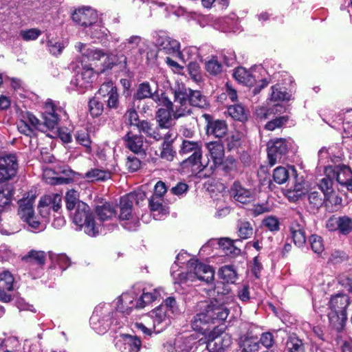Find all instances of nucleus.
<instances>
[{
    "label": "nucleus",
    "mask_w": 352,
    "mask_h": 352,
    "mask_svg": "<svg viewBox=\"0 0 352 352\" xmlns=\"http://www.w3.org/2000/svg\"><path fill=\"white\" fill-rule=\"evenodd\" d=\"M230 296H221L218 298L211 300L210 303H204L203 311L197 314L192 321L193 330H205L201 324H217L226 320L229 314L228 305L231 300Z\"/></svg>",
    "instance_id": "nucleus-1"
},
{
    "label": "nucleus",
    "mask_w": 352,
    "mask_h": 352,
    "mask_svg": "<svg viewBox=\"0 0 352 352\" xmlns=\"http://www.w3.org/2000/svg\"><path fill=\"white\" fill-rule=\"evenodd\" d=\"M350 303L349 297L344 294L332 296L329 302L328 317L331 328L342 330L346 322V308Z\"/></svg>",
    "instance_id": "nucleus-2"
},
{
    "label": "nucleus",
    "mask_w": 352,
    "mask_h": 352,
    "mask_svg": "<svg viewBox=\"0 0 352 352\" xmlns=\"http://www.w3.org/2000/svg\"><path fill=\"white\" fill-rule=\"evenodd\" d=\"M181 153L192 155L183 161L184 168H190L192 172H201L208 166V160H201V144L199 142L184 140L181 146Z\"/></svg>",
    "instance_id": "nucleus-3"
},
{
    "label": "nucleus",
    "mask_w": 352,
    "mask_h": 352,
    "mask_svg": "<svg viewBox=\"0 0 352 352\" xmlns=\"http://www.w3.org/2000/svg\"><path fill=\"white\" fill-rule=\"evenodd\" d=\"M73 222L89 236H95L100 232V226L96 223L89 206L84 202L78 203L73 217Z\"/></svg>",
    "instance_id": "nucleus-4"
},
{
    "label": "nucleus",
    "mask_w": 352,
    "mask_h": 352,
    "mask_svg": "<svg viewBox=\"0 0 352 352\" xmlns=\"http://www.w3.org/2000/svg\"><path fill=\"white\" fill-rule=\"evenodd\" d=\"M160 106H164L169 109L174 119L188 116L191 113V105L188 100L187 91L180 89L175 91L174 102H171L165 94H162Z\"/></svg>",
    "instance_id": "nucleus-5"
},
{
    "label": "nucleus",
    "mask_w": 352,
    "mask_h": 352,
    "mask_svg": "<svg viewBox=\"0 0 352 352\" xmlns=\"http://www.w3.org/2000/svg\"><path fill=\"white\" fill-rule=\"evenodd\" d=\"M109 312V309L106 305H99L94 309L92 316L90 318V323L93 329L102 328L118 330L123 328L120 322L116 319H113L106 314Z\"/></svg>",
    "instance_id": "nucleus-6"
},
{
    "label": "nucleus",
    "mask_w": 352,
    "mask_h": 352,
    "mask_svg": "<svg viewBox=\"0 0 352 352\" xmlns=\"http://www.w3.org/2000/svg\"><path fill=\"white\" fill-rule=\"evenodd\" d=\"M199 337L204 336L209 352H223L232 343L230 336L226 331H199Z\"/></svg>",
    "instance_id": "nucleus-7"
},
{
    "label": "nucleus",
    "mask_w": 352,
    "mask_h": 352,
    "mask_svg": "<svg viewBox=\"0 0 352 352\" xmlns=\"http://www.w3.org/2000/svg\"><path fill=\"white\" fill-rule=\"evenodd\" d=\"M190 270L189 276L186 278L190 280H199L206 283H210L214 279V271L209 265L199 263L196 260H190L188 263Z\"/></svg>",
    "instance_id": "nucleus-8"
},
{
    "label": "nucleus",
    "mask_w": 352,
    "mask_h": 352,
    "mask_svg": "<svg viewBox=\"0 0 352 352\" xmlns=\"http://www.w3.org/2000/svg\"><path fill=\"white\" fill-rule=\"evenodd\" d=\"M324 174L332 177L339 184L352 192V171L346 166H327Z\"/></svg>",
    "instance_id": "nucleus-9"
},
{
    "label": "nucleus",
    "mask_w": 352,
    "mask_h": 352,
    "mask_svg": "<svg viewBox=\"0 0 352 352\" xmlns=\"http://www.w3.org/2000/svg\"><path fill=\"white\" fill-rule=\"evenodd\" d=\"M41 124L39 120L29 111H22L17 122L19 131L27 136H31L35 129H38Z\"/></svg>",
    "instance_id": "nucleus-10"
},
{
    "label": "nucleus",
    "mask_w": 352,
    "mask_h": 352,
    "mask_svg": "<svg viewBox=\"0 0 352 352\" xmlns=\"http://www.w3.org/2000/svg\"><path fill=\"white\" fill-rule=\"evenodd\" d=\"M288 149L285 139L277 138L270 140L267 143V155L269 163L274 166L279 162L282 157L287 153Z\"/></svg>",
    "instance_id": "nucleus-11"
},
{
    "label": "nucleus",
    "mask_w": 352,
    "mask_h": 352,
    "mask_svg": "<svg viewBox=\"0 0 352 352\" xmlns=\"http://www.w3.org/2000/svg\"><path fill=\"white\" fill-rule=\"evenodd\" d=\"M18 164L14 155H6L0 157V181H6L15 176Z\"/></svg>",
    "instance_id": "nucleus-12"
},
{
    "label": "nucleus",
    "mask_w": 352,
    "mask_h": 352,
    "mask_svg": "<svg viewBox=\"0 0 352 352\" xmlns=\"http://www.w3.org/2000/svg\"><path fill=\"white\" fill-rule=\"evenodd\" d=\"M133 204H130L127 199L122 197L120 199V214L119 219L121 221H126L122 226L128 230H135L139 226V221L132 217Z\"/></svg>",
    "instance_id": "nucleus-13"
},
{
    "label": "nucleus",
    "mask_w": 352,
    "mask_h": 352,
    "mask_svg": "<svg viewBox=\"0 0 352 352\" xmlns=\"http://www.w3.org/2000/svg\"><path fill=\"white\" fill-rule=\"evenodd\" d=\"M116 345L122 352H138L142 342L135 335L122 333L118 338Z\"/></svg>",
    "instance_id": "nucleus-14"
},
{
    "label": "nucleus",
    "mask_w": 352,
    "mask_h": 352,
    "mask_svg": "<svg viewBox=\"0 0 352 352\" xmlns=\"http://www.w3.org/2000/svg\"><path fill=\"white\" fill-rule=\"evenodd\" d=\"M72 20L85 28V30L98 20L97 12L90 8H84L75 10L72 14Z\"/></svg>",
    "instance_id": "nucleus-15"
},
{
    "label": "nucleus",
    "mask_w": 352,
    "mask_h": 352,
    "mask_svg": "<svg viewBox=\"0 0 352 352\" xmlns=\"http://www.w3.org/2000/svg\"><path fill=\"white\" fill-rule=\"evenodd\" d=\"M206 148L209 155L212 160V164L208 163L207 168L213 171L217 166L222 164L224 159V147L219 142H210L207 143Z\"/></svg>",
    "instance_id": "nucleus-16"
},
{
    "label": "nucleus",
    "mask_w": 352,
    "mask_h": 352,
    "mask_svg": "<svg viewBox=\"0 0 352 352\" xmlns=\"http://www.w3.org/2000/svg\"><path fill=\"white\" fill-rule=\"evenodd\" d=\"M157 42L160 51L179 59H183L179 50L180 45L177 41L168 36H162L158 38Z\"/></svg>",
    "instance_id": "nucleus-17"
},
{
    "label": "nucleus",
    "mask_w": 352,
    "mask_h": 352,
    "mask_svg": "<svg viewBox=\"0 0 352 352\" xmlns=\"http://www.w3.org/2000/svg\"><path fill=\"white\" fill-rule=\"evenodd\" d=\"M42 113L45 125L48 129H54L56 126L59 118L57 113V108L52 100L48 99L46 100Z\"/></svg>",
    "instance_id": "nucleus-18"
},
{
    "label": "nucleus",
    "mask_w": 352,
    "mask_h": 352,
    "mask_svg": "<svg viewBox=\"0 0 352 352\" xmlns=\"http://www.w3.org/2000/svg\"><path fill=\"white\" fill-rule=\"evenodd\" d=\"M239 344L241 352H256L259 350V340L252 335V331H244L240 336Z\"/></svg>",
    "instance_id": "nucleus-19"
},
{
    "label": "nucleus",
    "mask_w": 352,
    "mask_h": 352,
    "mask_svg": "<svg viewBox=\"0 0 352 352\" xmlns=\"http://www.w3.org/2000/svg\"><path fill=\"white\" fill-rule=\"evenodd\" d=\"M94 77V72L93 69L87 65H83L81 72L76 76L72 83L79 89H87L90 86Z\"/></svg>",
    "instance_id": "nucleus-20"
},
{
    "label": "nucleus",
    "mask_w": 352,
    "mask_h": 352,
    "mask_svg": "<svg viewBox=\"0 0 352 352\" xmlns=\"http://www.w3.org/2000/svg\"><path fill=\"white\" fill-rule=\"evenodd\" d=\"M75 48L83 57L87 58L88 60H99L107 55L102 50L88 47L86 44L80 42L75 45Z\"/></svg>",
    "instance_id": "nucleus-21"
},
{
    "label": "nucleus",
    "mask_w": 352,
    "mask_h": 352,
    "mask_svg": "<svg viewBox=\"0 0 352 352\" xmlns=\"http://www.w3.org/2000/svg\"><path fill=\"white\" fill-rule=\"evenodd\" d=\"M126 146L134 153H142L144 152V140L142 135L129 131L124 137Z\"/></svg>",
    "instance_id": "nucleus-22"
},
{
    "label": "nucleus",
    "mask_w": 352,
    "mask_h": 352,
    "mask_svg": "<svg viewBox=\"0 0 352 352\" xmlns=\"http://www.w3.org/2000/svg\"><path fill=\"white\" fill-rule=\"evenodd\" d=\"M148 98H152L153 101L157 103V105L160 106L162 94L160 96L157 92L152 93L149 83L147 82H142L139 85L137 91L134 94V98L137 100H143Z\"/></svg>",
    "instance_id": "nucleus-23"
},
{
    "label": "nucleus",
    "mask_w": 352,
    "mask_h": 352,
    "mask_svg": "<svg viewBox=\"0 0 352 352\" xmlns=\"http://www.w3.org/2000/svg\"><path fill=\"white\" fill-rule=\"evenodd\" d=\"M138 294L135 291L124 293L118 299V309L123 313L129 314L133 308H136V302L134 300Z\"/></svg>",
    "instance_id": "nucleus-24"
},
{
    "label": "nucleus",
    "mask_w": 352,
    "mask_h": 352,
    "mask_svg": "<svg viewBox=\"0 0 352 352\" xmlns=\"http://www.w3.org/2000/svg\"><path fill=\"white\" fill-rule=\"evenodd\" d=\"M23 206L24 205H22L21 208H19L18 211L21 219L33 229H40L42 222L38 219V217L35 215L34 208H23Z\"/></svg>",
    "instance_id": "nucleus-25"
},
{
    "label": "nucleus",
    "mask_w": 352,
    "mask_h": 352,
    "mask_svg": "<svg viewBox=\"0 0 352 352\" xmlns=\"http://www.w3.org/2000/svg\"><path fill=\"white\" fill-rule=\"evenodd\" d=\"M232 195L235 201L241 204H247L252 200L253 193L243 188L239 182H234L231 188Z\"/></svg>",
    "instance_id": "nucleus-26"
},
{
    "label": "nucleus",
    "mask_w": 352,
    "mask_h": 352,
    "mask_svg": "<svg viewBox=\"0 0 352 352\" xmlns=\"http://www.w3.org/2000/svg\"><path fill=\"white\" fill-rule=\"evenodd\" d=\"M142 290V294L136 301V308H144L161 297V289H154L152 292L146 288H143Z\"/></svg>",
    "instance_id": "nucleus-27"
},
{
    "label": "nucleus",
    "mask_w": 352,
    "mask_h": 352,
    "mask_svg": "<svg viewBox=\"0 0 352 352\" xmlns=\"http://www.w3.org/2000/svg\"><path fill=\"white\" fill-rule=\"evenodd\" d=\"M233 77L239 82L247 86H252L255 82V78L251 72L242 67H237L234 70Z\"/></svg>",
    "instance_id": "nucleus-28"
},
{
    "label": "nucleus",
    "mask_w": 352,
    "mask_h": 352,
    "mask_svg": "<svg viewBox=\"0 0 352 352\" xmlns=\"http://www.w3.org/2000/svg\"><path fill=\"white\" fill-rule=\"evenodd\" d=\"M290 231L296 245L302 247L306 242V236L304 228L297 222L292 223Z\"/></svg>",
    "instance_id": "nucleus-29"
},
{
    "label": "nucleus",
    "mask_w": 352,
    "mask_h": 352,
    "mask_svg": "<svg viewBox=\"0 0 352 352\" xmlns=\"http://www.w3.org/2000/svg\"><path fill=\"white\" fill-rule=\"evenodd\" d=\"M96 212L99 219L102 221L111 219L116 214V207L109 203L98 206L96 208Z\"/></svg>",
    "instance_id": "nucleus-30"
},
{
    "label": "nucleus",
    "mask_w": 352,
    "mask_h": 352,
    "mask_svg": "<svg viewBox=\"0 0 352 352\" xmlns=\"http://www.w3.org/2000/svg\"><path fill=\"white\" fill-rule=\"evenodd\" d=\"M85 33L92 38L103 39L107 37L108 30L102 25L99 21L94 22L85 30Z\"/></svg>",
    "instance_id": "nucleus-31"
},
{
    "label": "nucleus",
    "mask_w": 352,
    "mask_h": 352,
    "mask_svg": "<svg viewBox=\"0 0 352 352\" xmlns=\"http://www.w3.org/2000/svg\"><path fill=\"white\" fill-rule=\"evenodd\" d=\"M46 254L43 251L31 250L23 257V261L29 265L36 264L42 267L45 262Z\"/></svg>",
    "instance_id": "nucleus-32"
},
{
    "label": "nucleus",
    "mask_w": 352,
    "mask_h": 352,
    "mask_svg": "<svg viewBox=\"0 0 352 352\" xmlns=\"http://www.w3.org/2000/svg\"><path fill=\"white\" fill-rule=\"evenodd\" d=\"M188 94V100L191 106L199 108H204L207 106V100L199 91L186 90Z\"/></svg>",
    "instance_id": "nucleus-33"
},
{
    "label": "nucleus",
    "mask_w": 352,
    "mask_h": 352,
    "mask_svg": "<svg viewBox=\"0 0 352 352\" xmlns=\"http://www.w3.org/2000/svg\"><path fill=\"white\" fill-rule=\"evenodd\" d=\"M13 197V187L9 184H0V207L10 204Z\"/></svg>",
    "instance_id": "nucleus-34"
},
{
    "label": "nucleus",
    "mask_w": 352,
    "mask_h": 352,
    "mask_svg": "<svg viewBox=\"0 0 352 352\" xmlns=\"http://www.w3.org/2000/svg\"><path fill=\"white\" fill-rule=\"evenodd\" d=\"M227 131V124L223 120H215L209 123L207 132L217 138L223 136Z\"/></svg>",
    "instance_id": "nucleus-35"
},
{
    "label": "nucleus",
    "mask_w": 352,
    "mask_h": 352,
    "mask_svg": "<svg viewBox=\"0 0 352 352\" xmlns=\"http://www.w3.org/2000/svg\"><path fill=\"white\" fill-rule=\"evenodd\" d=\"M171 111L168 109H160L156 113V119L160 127L162 129H168L173 124L171 118Z\"/></svg>",
    "instance_id": "nucleus-36"
},
{
    "label": "nucleus",
    "mask_w": 352,
    "mask_h": 352,
    "mask_svg": "<svg viewBox=\"0 0 352 352\" xmlns=\"http://www.w3.org/2000/svg\"><path fill=\"white\" fill-rule=\"evenodd\" d=\"M219 276L227 283H234L237 280V273L233 265H224L219 270Z\"/></svg>",
    "instance_id": "nucleus-37"
},
{
    "label": "nucleus",
    "mask_w": 352,
    "mask_h": 352,
    "mask_svg": "<svg viewBox=\"0 0 352 352\" xmlns=\"http://www.w3.org/2000/svg\"><path fill=\"white\" fill-rule=\"evenodd\" d=\"M67 44L68 42L65 40L52 38L47 41V45L50 54L57 56L61 54Z\"/></svg>",
    "instance_id": "nucleus-38"
},
{
    "label": "nucleus",
    "mask_w": 352,
    "mask_h": 352,
    "mask_svg": "<svg viewBox=\"0 0 352 352\" xmlns=\"http://www.w3.org/2000/svg\"><path fill=\"white\" fill-rule=\"evenodd\" d=\"M61 197L57 194H52L43 197L41 199V206H50L54 212L60 208Z\"/></svg>",
    "instance_id": "nucleus-39"
},
{
    "label": "nucleus",
    "mask_w": 352,
    "mask_h": 352,
    "mask_svg": "<svg viewBox=\"0 0 352 352\" xmlns=\"http://www.w3.org/2000/svg\"><path fill=\"white\" fill-rule=\"evenodd\" d=\"M218 244L219 248L227 255H237L240 253V249L234 245V241L229 238H222L219 240Z\"/></svg>",
    "instance_id": "nucleus-40"
},
{
    "label": "nucleus",
    "mask_w": 352,
    "mask_h": 352,
    "mask_svg": "<svg viewBox=\"0 0 352 352\" xmlns=\"http://www.w3.org/2000/svg\"><path fill=\"white\" fill-rule=\"evenodd\" d=\"M228 113L234 120L245 121L247 120V113L241 104L230 105L228 108Z\"/></svg>",
    "instance_id": "nucleus-41"
},
{
    "label": "nucleus",
    "mask_w": 352,
    "mask_h": 352,
    "mask_svg": "<svg viewBox=\"0 0 352 352\" xmlns=\"http://www.w3.org/2000/svg\"><path fill=\"white\" fill-rule=\"evenodd\" d=\"M307 192H308V189L305 186V184L298 182L294 186L292 189L288 191V197L293 201H296Z\"/></svg>",
    "instance_id": "nucleus-42"
},
{
    "label": "nucleus",
    "mask_w": 352,
    "mask_h": 352,
    "mask_svg": "<svg viewBox=\"0 0 352 352\" xmlns=\"http://www.w3.org/2000/svg\"><path fill=\"white\" fill-rule=\"evenodd\" d=\"M285 111V107L280 104H274L272 108H270L268 109H265L264 108H260L256 110V114L261 119H270L271 116L275 115L278 113L283 112Z\"/></svg>",
    "instance_id": "nucleus-43"
},
{
    "label": "nucleus",
    "mask_w": 352,
    "mask_h": 352,
    "mask_svg": "<svg viewBox=\"0 0 352 352\" xmlns=\"http://www.w3.org/2000/svg\"><path fill=\"white\" fill-rule=\"evenodd\" d=\"M109 173L98 168H93L87 171L85 175V178L89 182H95L98 180H105L109 178Z\"/></svg>",
    "instance_id": "nucleus-44"
},
{
    "label": "nucleus",
    "mask_w": 352,
    "mask_h": 352,
    "mask_svg": "<svg viewBox=\"0 0 352 352\" xmlns=\"http://www.w3.org/2000/svg\"><path fill=\"white\" fill-rule=\"evenodd\" d=\"M142 42L143 39L141 36L133 35L126 39L122 45L124 50H132L138 49L140 54H142V50L140 49V47Z\"/></svg>",
    "instance_id": "nucleus-45"
},
{
    "label": "nucleus",
    "mask_w": 352,
    "mask_h": 352,
    "mask_svg": "<svg viewBox=\"0 0 352 352\" xmlns=\"http://www.w3.org/2000/svg\"><path fill=\"white\" fill-rule=\"evenodd\" d=\"M195 343V338L191 336L189 338L177 337L175 340V344L177 345L178 350L181 351L190 350Z\"/></svg>",
    "instance_id": "nucleus-46"
},
{
    "label": "nucleus",
    "mask_w": 352,
    "mask_h": 352,
    "mask_svg": "<svg viewBox=\"0 0 352 352\" xmlns=\"http://www.w3.org/2000/svg\"><path fill=\"white\" fill-rule=\"evenodd\" d=\"M14 278L8 271L0 273V288L10 291L13 289Z\"/></svg>",
    "instance_id": "nucleus-47"
},
{
    "label": "nucleus",
    "mask_w": 352,
    "mask_h": 352,
    "mask_svg": "<svg viewBox=\"0 0 352 352\" xmlns=\"http://www.w3.org/2000/svg\"><path fill=\"white\" fill-rule=\"evenodd\" d=\"M287 347L289 352H305V347L301 340L292 336L287 342Z\"/></svg>",
    "instance_id": "nucleus-48"
},
{
    "label": "nucleus",
    "mask_w": 352,
    "mask_h": 352,
    "mask_svg": "<svg viewBox=\"0 0 352 352\" xmlns=\"http://www.w3.org/2000/svg\"><path fill=\"white\" fill-rule=\"evenodd\" d=\"M272 92L271 94L270 100L274 102H279L288 100L290 98V95L287 93L283 89L279 86H274L272 87Z\"/></svg>",
    "instance_id": "nucleus-49"
},
{
    "label": "nucleus",
    "mask_w": 352,
    "mask_h": 352,
    "mask_svg": "<svg viewBox=\"0 0 352 352\" xmlns=\"http://www.w3.org/2000/svg\"><path fill=\"white\" fill-rule=\"evenodd\" d=\"M177 266V264H175V265L172 266V276L174 279L175 283L177 284H188L189 283H192L195 280H190L188 278H186V277L189 276L190 270L188 268V271L186 273L184 272H177L176 270H175V268Z\"/></svg>",
    "instance_id": "nucleus-50"
},
{
    "label": "nucleus",
    "mask_w": 352,
    "mask_h": 352,
    "mask_svg": "<svg viewBox=\"0 0 352 352\" xmlns=\"http://www.w3.org/2000/svg\"><path fill=\"white\" fill-rule=\"evenodd\" d=\"M289 175V170L287 168L279 166L274 169L273 178L275 182L282 184L287 181Z\"/></svg>",
    "instance_id": "nucleus-51"
},
{
    "label": "nucleus",
    "mask_w": 352,
    "mask_h": 352,
    "mask_svg": "<svg viewBox=\"0 0 352 352\" xmlns=\"http://www.w3.org/2000/svg\"><path fill=\"white\" fill-rule=\"evenodd\" d=\"M309 241L311 250L316 254H320L323 252L324 250V245L321 236L316 234H312Z\"/></svg>",
    "instance_id": "nucleus-52"
},
{
    "label": "nucleus",
    "mask_w": 352,
    "mask_h": 352,
    "mask_svg": "<svg viewBox=\"0 0 352 352\" xmlns=\"http://www.w3.org/2000/svg\"><path fill=\"white\" fill-rule=\"evenodd\" d=\"M168 315L169 314L166 311L164 305H160L151 312V317L155 324H160L165 321Z\"/></svg>",
    "instance_id": "nucleus-53"
},
{
    "label": "nucleus",
    "mask_w": 352,
    "mask_h": 352,
    "mask_svg": "<svg viewBox=\"0 0 352 352\" xmlns=\"http://www.w3.org/2000/svg\"><path fill=\"white\" fill-rule=\"evenodd\" d=\"M78 193L74 190H69L65 196L66 207L67 210H72L78 206Z\"/></svg>",
    "instance_id": "nucleus-54"
},
{
    "label": "nucleus",
    "mask_w": 352,
    "mask_h": 352,
    "mask_svg": "<svg viewBox=\"0 0 352 352\" xmlns=\"http://www.w3.org/2000/svg\"><path fill=\"white\" fill-rule=\"evenodd\" d=\"M307 193L308 194L309 202L313 208H319L322 205L324 199L320 192L311 189Z\"/></svg>",
    "instance_id": "nucleus-55"
},
{
    "label": "nucleus",
    "mask_w": 352,
    "mask_h": 352,
    "mask_svg": "<svg viewBox=\"0 0 352 352\" xmlns=\"http://www.w3.org/2000/svg\"><path fill=\"white\" fill-rule=\"evenodd\" d=\"M334 178L325 174V177L322 178L319 184V188L322 192L324 197L329 196L333 192L332 186Z\"/></svg>",
    "instance_id": "nucleus-56"
},
{
    "label": "nucleus",
    "mask_w": 352,
    "mask_h": 352,
    "mask_svg": "<svg viewBox=\"0 0 352 352\" xmlns=\"http://www.w3.org/2000/svg\"><path fill=\"white\" fill-rule=\"evenodd\" d=\"M76 142L86 148L87 152L91 151V140L89 134L85 131H78L75 135Z\"/></svg>",
    "instance_id": "nucleus-57"
},
{
    "label": "nucleus",
    "mask_w": 352,
    "mask_h": 352,
    "mask_svg": "<svg viewBox=\"0 0 352 352\" xmlns=\"http://www.w3.org/2000/svg\"><path fill=\"white\" fill-rule=\"evenodd\" d=\"M239 236L242 239L250 238L253 234V229L248 221L241 222L239 226Z\"/></svg>",
    "instance_id": "nucleus-58"
},
{
    "label": "nucleus",
    "mask_w": 352,
    "mask_h": 352,
    "mask_svg": "<svg viewBox=\"0 0 352 352\" xmlns=\"http://www.w3.org/2000/svg\"><path fill=\"white\" fill-rule=\"evenodd\" d=\"M90 113L94 117L100 116L103 111V104L97 98H94L90 100L89 103Z\"/></svg>",
    "instance_id": "nucleus-59"
},
{
    "label": "nucleus",
    "mask_w": 352,
    "mask_h": 352,
    "mask_svg": "<svg viewBox=\"0 0 352 352\" xmlns=\"http://www.w3.org/2000/svg\"><path fill=\"white\" fill-rule=\"evenodd\" d=\"M338 230L343 234H349L352 230V220L345 216L340 217Z\"/></svg>",
    "instance_id": "nucleus-60"
},
{
    "label": "nucleus",
    "mask_w": 352,
    "mask_h": 352,
    "mask_svg": "<svg viewBox=\"0 0 352 352\" xmlns=\"http://www.w3.org/2000/svg\"><path fill=\"white\" fill-rule=\"evenodd\" d=\"M288 120L287 116H280L277 117L272 120L269 121L265 124V129L269 131H274L277 128L281 127L283 124H285Z\"/></svg>",
    "instance_id": "nucleus-61"
},
{
    "label": "nucleus",
    "mask_w": 352,
    "mask_h": 352,
    "mask_svg": "<svg viewBox=\"0 0 352 352\" xmlns=\"http://www.w3.org/2000/svg\"><path fill=\"white\" fill-rule=\"evenodd\" d=\"M241 134L238 131L232 132L226 138L227 145L229 150L236 148L240 145Z\"/></svg>",
    "instance_id": "nucleus-62"
},
{
    "label": "nucleus",
    "mask_w": 352,
    "mask_h": 352,
    "mask_svg": "<svg viewBox=\"0 0 352 352\" xmlns=\"http://www.w3.org/2000/svg\"><path fill=\"white\" fill-rule=\"evenodd\" d=\"M124 197L127 199L130 204H133V202L135 201V204L138 205L140 204V201H142L145 199L146 194L143 190H138L126 195Z\"/></svg>",
    "instance_id": "nucleus-63"
},
{
    "label": "nucleus",
    "mask_w": 352,
    "mask_h": 352,
    "mask_svg": "<svg viewBox=\"0 0 352 352\" xmlns=\"http://www.w3.org/2000/svg\"><path fill=\"white\" fill-rule=\"evenodd\" d=\"M206 69L210 74L217 75L221 71V65L216 59H211L206 63Z\"/></svg>",
    "instance_id": "nucleus-64"
}]
</instances>
